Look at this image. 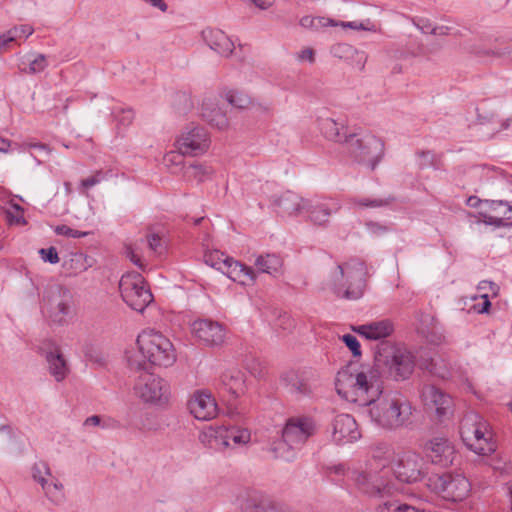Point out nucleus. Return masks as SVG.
Instances as JSON below:
<instances>
[{
  "mask_svg": "<svg viewBox=\"0 0 512 512\" xmlns=\"http://www.w3.org/2000/svg\"><path fill=\"white\" fill-rule=\"evenodd\" d=\"M371 375L354 374L349 367L336 376L335 387L346 400L368 406L371 421L380 428L395 431L413 422L414 408L398 393H383V382Z\"/></svg>",
  "mask_w": 512,
  "mask_h": 512,
  "instance_id": "obj_1",
  "label": "nucleus"
},
{
  "mask_svg": "<svg viewBox=\"0 0 512 512\" xmlns=\"http://www.w3.org/2000/svg\"><path fill=\"white\" fill-rule=\"evenodd\" d=\"M136 342L138 350L126 353L131 369L147 370L148 364L169 367L176 361L172 342L160 332L145 330L138 335Z\"/></svg>",
  "mask_w": 512,
  "mask_h": 512,
  "instance_id": "obj_2",
  "label": "nucleus"
},
{
  "mask_svg": "<svg viewBox=\"0 0 512 512\" xmlns=\"http://www.w3.org/2000/svg\"><path fill=\"white\" fill-rule=\"evenodd\" d=\"M415 367L413 354L403 346H398L390 341H381L374 353V366L368 371H361L357 374L371 375L382 381L383 377L395 381L405 380L410 377Z\"/></svg>",
  "mask_w": 512,
  "mask_h": 512,
  "instance_id": "obj_3",
  "label": "nucleus"
},
{
  "mask_svg": "<svg viewBox=\"0 0 512 512\" xmlns=\"http://www.w3.org/2000/svg\"><path fill=\"white\" fill-rule=\"evenodd\" d=\"M316 429V423L310 417H291L282 429V440L272 446L271 450L275 457L289 461L294 457L292 451L302 448L306 441L315 434Z\"/></svg>",
  "mask_w": 512,
  "mask_h": 512,
  "instance_id": "obj_4",
  "label": "nucleus"
},
{
  "mask_svg": "<svg viewBox=\"0 0 512 512\" xmlns=\"http://www.w3.org/2000/svg\"><path fill=\"white\" fill-rule=\"evenodd\" d=\"M460 435L465 445L476 454L488 455L496 450L489 424L475 411L466 413L462 418Z\"/></svg>",
  "mask_w": 512,
  "mask_h": 512,
  "instance_id": "obj_5",
  "label": "nucleus"
},
{
  "mask_svg": "<svg viewBox=\"0 0 512 512\" xmlns=\"http://www.w3.org/2000/svg\"><path fill=\"white\" fill-rule=\"evenodd\" d=\"M366 267L360 261L337 265L332 273L331 289L338 297L356 300L363 294Z\"/></svg>",
  "mask_w": 512,
  "mask_h": 512,
  "instance_id": "obj_6",
  "label": "nucleus"
},
{
  "mask_svg": "<svg viewBox=\"0 0 512 512\" xmlns=\"http://www.w3.org/2000/svg\"><path fill=\"white\" fill-rule=\"evenodd\" d=\"M43 312L53 325L64 326L74 313V297L65 286H49L43 296Z\"/></svg>",
  "mask_w": 512,
  "mask_h": 512,
  "instance_id": "obj_7",
  "label": "nucleus"
},
{
  "mask_svg": "<svg viewBox=\"0 0 512 512\" xmlns=\"http://www.w3.org/2000/svg\"><path fill=\"white\" fill-rule=\"evenodd\" d=\"M119 290L123 301L137 312H143L153 302L151 290L138 272H127L122 275Z\"/></svg>",
  "mask_w": 512,
  "mask_h": 512,
  "instance_id": "obj_8",
  "label": "nucleus"
},
{
  "mask_svg": "<svg viewBox=\"0 0 512 512\" xmlns=\"http://www.w3.org/2000/svg\"><path fill=\"white\" fill-rule=\"evenodd\" d=\"M251 439L248 429L236 426H209L199 434L200 442L215 451H224L230 447V441L235 445L247 444Z\"/></svg>",
  "mask_w": 512,
  "mask_h": 512,
  "instance_id": "obj_9",
  "label": "nucleus"
},
{
  "mask_svg": "<svg viewBox=\"0 0 512 512\" xmlns=\"http://www.w3.org/2000/svg\"><path fill=\"white\" fill-rule=\"evenodd\" d=\"M134 390L135 394L145 403L164 405L169 401V384L152 373L141 374L134 385Z\"/></svg>",
  "mask_w": 512,
  "mask_h": 512,
  "instance_id": "obj_10",
  "label": "nucleus"
},
{
  "mask_svg": "<svg viewBox=\"0 0 512 512\" xmlns=\"http://www.w3.org/2000/svg\"><path fill=\"white\" fill-rule=\"evenodd\" d=\"M436 493L450 501H462L470 493L471 485L466 477L460 474L444 473L429 478L428 484Z\"/></svg>",
  "mask_w": 512,
  "mask_h": 512,
  "instance_id": "obj_11",
  "label": "nucleus"
},
{
  "mask_svg": "<svg viewBox=\"0 0 512 512\" xmlns=\"http://www.w3.org/2000/svg\"><path fill=\"white\" fill-rule=\"evenodd\" d=\"M356 139L350 146L349 153L360 163L370 165L374 169L384 155V143L381 139L372 134H357Z\"/></svg>",
  "mask_w": 512,
  "mask_h": 512,
  "instance_id": "obj_12",
  "label": "nucleus"
},
{
  "mask_svg": "<svg viewBox=\"0 0 512 512\" xmlns=\"http://www.w3.org/2000/svg\"><path fill=\"white\" fill-rule=\"evenodd\" d=\"M205 263L213 268L221 270L233 280L244 277L242 281L249 280L254 282L256 280V272L250 266H246L233 258L225 256L219 251H213L204 256Z\"/></svg>",
  "mask_w": 512,
  "mask_h": 512,
  "instance_id": "obj_13",
  "label": "nucleus"
},
{
  "mask_svg": "<svg viewBox=\"0 0 512 512\" xmlns=\"http://www.w3.org/2000/svg\"><path fill=\"white\" fill-rule=\"evenodd\" d=\"M393 472L396 478L402 482H417L425 475L423 459L413 451L403 452L398 455Z\"/></svg>",
  "mask_w": 512,
  "mask_h": 512,
  "instance_id": "obj_14",
  "label": "nucleus"
},
{
  "mask_svg": "<svg viewBox=\"0 0 512 512\" xmlns=\"http://www.w3.org/2000/svg\"><path fill=\"white\" fill-rule=\"evenodd\" d=\"M175 145L181 155L198 156L209 149L210 136L207 130H182Z\"/></svg>",
  "mask_w": 512,
  "mask_h": 512,
  "instance_id": "obj_15",
  "label": "nucleus"
},
{
  "mask_svg": "<svg viewBox=\"0 0 512 512\" xmlns=\"http://www.w3.org/2000/svg\"><path fill=\"white\" fill-rule=\"evenodd\" d=\"M192 332L195 337L204 345L215 347L221 346L226 337L225 327L211 319H199L193 322Z\"/></svg>",
  "mask_w": 512,
  "mask_h": 512,
  "instance_id": "obj_16",
  "label": "nucleus"
},
{
  "mask_svg": "<svg viewBox=\"0 0 512 512\" xmlns=\"http://www.w3.org/2000/svg\"><path fill=\"white\" fill-rule=\"evenodd\" d=\"M480 216L485 224L495 227L508 226L512 221V203L502 200H485Z\"/></svg>",
  "mask_w": 512,
  "mask_h": 512,
  "instance_id": "obj_17",
  "label": "nucleus"
},
{
  "mask_svg": "<svg viewBox=\"0 0 512 512\" xmlns=\"http://www.w3.org/2000/svg\"><path fill=\"white\" fill-rule=\"evenodd\" d=\"M425 451L433 464L444 468L453 465L457 458L453 444L442 437H435L427 442Z\"/></svg>",
  "mask_w": 512,
  "mask_h": 512,
  "instance_id": "obj_18",
  "label": "nucleus"
},
{
  "mask_svg": "<svg viewBox=\"0 0 512 512\" xmlns=\"http://www.w3.org/2000/svg\"><path fill=\"white\" fill-rule=\"evenodd\" d=\"M340 209V201L334 198L308 200L305 213L308 214L313 224L326 227L331 215L337 213Z\"/></svg>",
  "mask_w": 512,
  "mask_h": 512,
  "instance_id": "obj_19",
  "label": "nucleus"
},
{
  "mask_svg": "<svg viewBox=\"0 0 512 512\" xmlns=\"http://www.w3.org/2000/svg\"><path fill=\"white\" fill-rule=\"evenodd\" d=\"M361 433L355 419L349 414H339L332 422V439L337 444L358 440Z\"/></svg>",
  "mask_w": 512,
  "mask_h": 512,
  "instance_id": "obj_20",
  "label": "nucleus"
},
{
  "mask_svg": "<svg viewBox=\"0 0 512 512\" xmlns=\"http://www.w3.org/2000/svg\"><path fill=\"white\" fill-rule=\"evenodd\" d=\"M145 242L147 243L150 251L155 255H162L166 251V244L164 240L159 234L156 233H149L146 235L145 239H141L134 244L125 245L124 253L126 257L143 271L145 270V264L141 259L139 247Z\"/></svg>",
  "mask_w": 512,
  "mask_h": 512,
  "instance_id": "obj_21",
  "label": "nucleus"
},
{
  "mask_svg": "<svg viewBox=\"0 0 512 512\" xmlns=\"http://www.w3.org/2000/svg\"><path fill=\"white\" fill-rule=\"evenodd\" d=\"M421 397L424 405L429 409H434L440 419L446 417L451 412L452 398L436 386H423Z\"/></svg>",
  "mask_w": 512,
  "mask_h": 512,
  "instance_id": "obj_22",
  "label": "nucleus"
},
{
  "mask_svg": "<svg viewBox=\"0 0 512 512\" xmlns=\"http://www.w3.org/2000/svg\"><path fill=\"white\" fill-rule=\"evenodd\" d=\"M190 413L198 420L208 421L217 416L218 407L211 394L196 392L188 401Z\"/></svg>",
  "mask_w": 512,
  "mask_h": 512,
  "instance_id": "obj_23",
  "label": "nucleus"
},
{
  "mask_svg": "<svg viewBox=\"0 0 512 512\" xmlns=\"http://www.w3.org/2000/svg\"><path fill=\"white\" fill-rule=\"evenodd\" d=\"M204 42L223 57H229L234 51L233 41L220 29L206 28L202 31Z\"/></svg>",
  "mask_w": 512,
  "mask_h": 512,
  "instance_id": "obj_24",
  "label": "nucleus"
},
{
  "mask_svg": "<svg viewBox=\"0 0 512 512\" xmlns=\"http://www.w3.org/2000/svg\"><path fill=\"white\" fill-rule=\"evenodd\" d=\"M245 388V375L237 368L226 370L219 377L218 389L229 393L234 399L242 395Z\"/></svg>",
  "mask_w": 512,
  "mask_h": 512,
  "instance_id": "obj_25",
  "label": "nucleus"
},
{
  "mask_svg": "<svg viewBox=\"0 0 512 512\" xmlns=\"http://www.w3.org/2000/svg\"><path fill=\"white\" fill-rule=\"evenodd\" d=\"M201 116L203 120L214 128H226L229 125V118L226 111L220 107L214 98H206L202 103Z\"/></svg>",
  "mask_w": 512,
  "mask_h": 512,
  "instance_id": "obj_26",
  "label": "nucleus"
},
{
  "mask_svg": "<svg viewBox=\"0 0 512 512\" xmlns=\"http://www.w3.org/2000/svg\"><path fill=\"white\" fill-rule=\"evenodd\" d=\"M353 331L368 340H381L393 333L394 325L390 320L385 319L353 327Z\"/></svg>",
  "mask_w": 512,
  "mask_h": 512,
  "instance_id": "obj_27",
  "label": "nucleus"
},
{
  "mask_svg": "<svg viewBox=\"0 0 512 512\" xmlns=\"http://www.w3.org/2000/svg\"><path fill=\"white\" fill-rule=\"evenodd\" d=\"M308 200L301 198L294 192L287 191L277 198L274 203L279 208L278 213L282 215H297L305 212Z\"/></svg>",
  "mask_w": 512,
  "mask_h": 512,
  "instance_id": "obj_28",
  "label": "nucleus"
},
{
  "mask_svg": "<svg viewBox=\"0 0 512 512\" xmlns=\"http://www.w3.org/2000/svg\"><path fill=\"white\" fill-rule=\"evenodd\" d=\"M48 370L57 382L63 381L69 373V367L66 359L59 348L46 353Z\"/></svg>",
  "mask_w": 512,
  "mask_h": 512,
  "instance_id": "obj_29",
  "label": "nucleus"
},
{
  "mask_svg": "<svg viewBox=\"0 0 512 512\" xmlns=\"http://www.w3.org/2000/svg\"><path fill=\"white\" fill-rule=\"evenodd\" d=\"M274 501L269 500L259 491H248L241 502L243 512H268Z\"/></svg>",
  "mask_w": 512,
  "mask_h": 512,
  "instance_id": "obj_30",
  "label": "nucleus"
},
{
  "mask_svg": "<svg viewBox=\"0 0 512 512\" xmlns=\"http://www.w3.org/2000/svg\"><path fill=\"white\" fill-rule=\"evenodd\" d=\"M282 265V259L276 254L258 255L254 261V266L258 272L267 273L273 277H276Z\"/></svg>",
  "mask_w": 512,
  "mask_h": 512,
  "instance_id": "obj_31",
  "label": "nucleus"
},
{
  "mask_svg": "<svg viewBox=\"0 0 512 512\" xmlns=\"http://www.w3.org/2000/svg\"><path fill=\"white\" fill-rule=\"evenodd\" d=\"M220 97L237 109H247L254 105L253 100L248 94L235 89H223L220 92Z\"/></svg>",
  "mask_w": 512,
  "mask_h": 512,
  "instance_id": "obj_32",
  "label": "nucleus"
},
{
  "mask_svg": "<svg viewBox=\"0 0 512 512\" xmlns=\"http://www.w3.org/2000/svg\"><path fill=\"white\" fill-rule=\"evenodd\" d=\"M281 381L293 394L306 395L310 392L307 382L294 371L285 373Z\"/></svg>",
  "mask_w": 512,
  "mask_h": 512,
  "instance_id": "obj_33",
  "label": "nucleus"
},
{
  "mask_svg": "<svg viewBox=\"0 0 512 512\" xmlns=\"http://www.w3.org/2000/svg\"><path fill=\"white\" fill-rule=\"evenodd\" d=\"M347 132L348 130H325L324 137L330 141L345 145L349 151L350 146L359 140L356 139L358 133Z\"/></svg>",
  "mask_w": 512,
  "mask_h": 512,
  "instance_id": "obj_34",
  "label": "nucleus"
},
{
  "mask_svg": "<svg viewBox=\"0 0 512 512\" xmlns=\"http://www.w3.org/2000/svg\"><path fill=\"white\" fill-rule=\"evenodd\" d=\"M172 106L178 114H186L193 108L190 94L179 91L173 96Z\"/></svg>",
  "mask_w": 512,
  "mask_h": 512,
  "instance_id": "obj_35",
  "label": "nucleus"
},
{
  "mask_svg": "<svg viewBox=\"0 0 512 512\" xmlns=\"http://www.w3.org/2000/svg\"><path fill=\"white\" fill-rule=\"evenodd\" d=\"M212 172L213 170L210 166L195 163L186 168L185 175L188 178L196 179L200 183L208 179Z\"/></svg>",
  "mask_w": 512,
  "mask_h": 512,
  "instance_id": "obj_36",
  "label": "nucleus"
},
{
  "mask_svg": "<svg viewBox=\"0 0 512 512\" xmlns=\"http://www.w3.org/2000/svg\"><path fill=\"white\" fill-rule=\"evenodd\" d=\"M394 197L388 196L386 198H353L351 203L365 208H379L389 206L393 201Z\"/></svg>",
  "mask_w": 512,
  "mask_h": 512,
  "instance_id": "obj_37",
  "label": "nucleus"
},
{
  "mask_svg": "<svg viewBox=\"0 0 512 512\" xmlns=\"http://www.w3.org/2000/svg\"><path fill=\"white\" fill-rule=\"evenodd\" d=\"M413 23L422 33H429L433 35H444L446 34L447 27L444 26H433L432 23L425 18H418L413 20Z\"/></svg>",
  "mask_w": 512,
  "mask_h": 512,
  "instance_id": "obj_38",
  "label": "nucleus"
},
{
  "mask_svg": "<svg viewBox=\"0 0 512 512\" xmlns=\"http://www.w3.org/2000/svg\"><path fill=\"white\" fill-rule=\"evenodd\" d=\"M425 368L433 375L445 379L449 377V371L440 358H431L426 364Z\"/></svg>",
  "mask_w": 512,
  "mask_h": 512,
  "instance_id": "obj_39",
  "label": "nucleus"
},
{
  "mask_svg": "<svg viewBox=\"0 0 512 512\" xmlns=\"http://www.w3.org/2000/svg\"><path fill=\"white\" fill-rule=\"evenodd\" d=\"M113 116L117 125L127 127L133 123L134 112L130 108H119L113 112Z\"/></svg>",
  "mask_w": 512,
  "mask_h": 512,
  "instance_id": "obj_40",
  "label": "nucleus"
},
{
  "mask_svg": "<svg viewBox=\"0 0 512 512\" xmlns=\"http://www.w3.org/2000/svg\"><path fill=\"white\" fill-rule=\"evenodd\" d=\"M48 66L45 55L38 54L33 60L29 62L28 68H22L23 73L37 74L42 72Z\"/></svg>",
  "mask_w": 512,
  "mask_h": 512,
  "instance_id": "obj_41",
  "label": "nucleus"
},
{
  "mask_svg": "<svg viewBox=\"0 0 512 512\" xmlns=\"http://www.w3.org/2000/svg\"><path fill=\"white\" fill-rule=\"evenodd\" d=\"M300 25L304 28H311L313 30H318L320 27H326L328 25H332V21L330 19H326L323 17L314 18L310 16H304L300 20Z\"/></svg>",
  "mask_w": 512,
  "mask_h": 512,
  "instance_id": "obj_42",
  "label": "nucleus"
},
{
  "mask_svg": "<svg viewBox=\"0 0 512 512\" xmlns=\"http://www.w3.org/2000/svg\"><path fill=\"white\" fill-rule=\"evenodd\" d=\"M353 52H356V49L353 46L345 43L336 44L331 48V53L333 54V56L338 57L340 59L350 58Z\"/></svg>",
  "mask_w": 512,
  "mask_h": 512,
  "instance_id": "obj_43",
  "label": "nucleus"
},
{
  "mask_svg": "<svg viewBox=\"0 0 512 512\" xmlns=\"http://www.w3.org/2000/svg\"><path fill=\"white\" fill-rule=\"evenodd\" d=\"M51 469L46 461H39L33 464L31 467V476L33 480L38 479L42 476H51Z\"/></svg>",
  "mask_w": 512,
  "mask_h": 512,
  "instance_id": "obj_44",
  "label": "nucleus"
},
{
  "mask_svg": "<svg viewBox=\"0 0 512 512\" xmlns=\"http://www.w3.org/2000/svg\"><path fill=\"white\" fill-rule=\"evenodd\" d=\"M54 232L57 235H62L70 238H82L89 234V232H83L70 228L67 225H58L54 228Z\"/></svg>",
  "mask_w": 512,
  "mask_h": 512,
  "instance_id": "obj_45",
  "label": "nucleus"
},
{
  "mask_svg": "<svg viewBox=\"0 0 512 512\" xmlns=\"http://www.w3.org/2000/svg\"><path fill=\"white\" fill-rule=\"evenodd\" d=\"M10 34L13 36L14 40L18 42L19 39H26L30 35L33 34L34 29L30 25H19L14 26L13 28L9 29Z\"/></svg>",
  "mask_w": 512,
  "mask_h": 512,
  "instance_id": "obj_46",
  "label": "nucleus"
},
{
  "mask_svg": "<svg viewBox=\"0 0 512 512\" xmlns=\"http://www.w3.org/2000/svg\"><path fill=\"white\" fill-rule=\"evenodd\" d=\"M342 341L351 350L354 357L361 356L360 343L355 336L351 334H345L342 336Z\"/></svg>",
  "mask_w": 512,
  "mask_h": 512,
  "instance_id": "obj_47",
  "label": "nucleus"
},
{
  "mask_svg": "<svg viewBox=\"0 0 512 512\" xmlns=\"http://www.w3.org/2000/svg\"><path fill=\"white\" fill-rule=\"evenodd\" d=\"M430 52H432V50H429L424 45L419 44L415 48H408L407 51L403 52L401 56L403 58L412 56V57H425V58L429 59Z\"/></svg>",
  "mask_w": 512,
  "mask_h": 512,
  "instance_id": "obj_48",
  "label": "nucleus"
},
{
  "mask_svg": "<svg viewBox=\"0 0 512 512\" xmlns=\"http://www.w3.org/2000/svg\"><path fill=\"white\" fill-rule=\"evenodd\" d=\"M39 254L44 262L56 264L59 262L58 252L55 247L42 248L39 250Z\"/></svg>",
  "mask_w": 512,
  "mask_h": 512,
  "instance_id": "obj_49",
  "label": "nucleus"
},
{
  "mask_svg": "<svg viewBox=\"0 0 512 512\" xmlns=\"http://www.w3.org/2000/svg\"><path fill=\"white\" fill-rule=\"evenodd\" d=\"M474 53L476 55H478L479 57H488V56H496V57H501V56H504V55H510L511 54V51L508 50V49H503V50H490V49H485V48H476L474 50Z\"/></svg>",
  "mask_w": 512,
  "mask_h": 512,
  "instance_id": "obj_50",
  "label": "nucleus"
},
{
  "mask_svg": "<svg viewBox=\"0 0 512 512\" xmlns=\"http://www.w3.org/2000/svg\"><path fill=\"white\" fill-rule=\"evenodd\" d=\"M293 326H294L293 320L286 313L279 315V317L277 318V320L275 322V327L281 328L284 331L291 330Z\"/></svg>",
  "mask_w": 512,
  "mask_h": 512,
  "instance_id": "obj_51",
  "label": "nucleus"
},
{
  "mask_svg": "<svg viewBox=\"0 0 512 512\" xmlns=\"http://www.w3.org/2000/svg\"><path fill=\"white\" fill-rule=\"evenodd\" d=\"M104 179V175L101 171H97L91 177L81 180V186L84 188H91L99 184Z\"/></svg>",
  "mask_w": 512,
  "mask_h": 512,
  "instance_id": "obj_52",
  "label": "nucleus"
},
{
  "mask_svg": "<svg viewBox=\"0 0 512 512\" xmlns=\"http://www.w3.org/2000/svg\"><path fill=\"white\" fill-rule=\"evenodd\" d=\"M350 58L354 61L355 66L360 71L364 69L365 63L367 61V55L365 54V52L356 50V52H353Z\"/></svg>",
  "mask_w": 512,
  "mask_h": 512,
  "instance_id": "obj_53",
  "label": "nucleus"
},
{
  "mask_svg": "<svg viewBox=\"0 0 512 512\" xmlns=\"http://www.w3.org/2000/svg\"><path fill=\"white\" fill-rule=\"evenodd\" d=\"M12 43L19 44L17 41L14 40L9 30L0 35V50L9 49Z\"/></svg>",
  "mask_w": 512,
  "mask_h": 512,
  "instance_id": "obj_54",
  "label": "nucleus"
},
{
  "mask_svg": "<svg viewBox=\"0 0 512 512\" xmlns=\"http://www.w3.org/2000/svg\"><path fill=\"white\" fill-rule=\"evenodd\" d=\"M297 60L299 61H307L309 63H314L315 61V52L312 48H305L297 53Z\"/></svg>",
  "mask_w": 512,
  "mask_h": 512,
  "instance_id": "obj_55",
  "label": "nucleus"
},
{
  "mask_svg": "<svg viewBox=\"0 0 512 512\" xmlns=\"http://www.w3.org/2000/svg\"><path fill=\"white\" fill-rule=\"evenodd\" d=\"M46 477H47V476H42V477H40V478H38V479H35L34 481H36L37 483H39V484L41 485V487H42V489H43V491H44L45 495H46L49 499L53 500V499H54V495H53V493H52V491H51V487H50L51 485L48 483V480H47V478H46Z\"/></svg>",
  "mask_w": 512,
  "mask_h": 512,
  "instance_id": "obj_56",
  "label": "nucleus"
},
{
  "mask_svg": "<svg viewBox=\"0 0 512 512\" xmlns=\"http://www.w3.org/2000/svg\"><path fill=\"white\" fill-rule=\"evenodd\" d=\"M367 228L369 229V231L372 234H375V235H380L387 231L386 227H384L378 223H373V222L367 223Z\"/></svg>",
  "mask_w": 512,
  "mask_h": 512,
  "instance_id": "obj_57",
  "label": "nucleus"
},
{
  "mask_svg": "<svg viewBox=\"0 0 512 512\" xmlns=\"http://www.w3.org/2000/svg\"><path fill=\"white\" fill-rule=\"evenodd\" d=\"M148 4H150L152 7L157 8L161 10L162 12H166L168 9L167 4L164 2V0H144Z\"/></svg>",
  "mask_w": 512,
  "mask_h": 512,
  "instance_id": "obj_58",
  "label": "nucleus"
},
{
  "mask_svg": "<svg viewBox=\"0 0 512 512\" xmlns=\"http://www.w3.org/2000/svg\"><path fill=\"white\" fill-rule=\"evenodd\" d=\"M102 418L98 415H93L84 421V426H101Z\"/></svg>",
  "mask_w": 512,
  "mask_h": 512,
  "instance_id": "obj_59",
  "label": "nucleus"
},
{
  "mask_svg": "<svg viewBox=\"0 0 512 512\" xmlns=\"http://www.w3.org/2000/svg\"><path fill=\"white\" fill-rule=\"evenodd\" d=\"M343 27H349L351 29L356 30H370V28L366 27L363 23L357 22V21H350V22H342L341 24Z\"/></svg>",
  "mask_w": 512,
  "mask_h": 512,
  "instance_id": "obj_60",
  "label": "nucleus"
},
{
  "mask_svg": "<svg viewBox=\"0 0 512 512\" xmlns=\"http://www.w3.org/2000/svg\"><path fill=\"white\" fill-rule=\"evenodd\" d=\"M8 221L11 224H25V220L22 215H13L11 213H8Z\"/></svg>",
  "mask_w": 512,
  "mask_h": 512,
  "instance_id": "obj_61",
  "label": "nucleus"
},
{
  "mask_svg": "<svg viewBox=\"0 0 512 512\" xmlns=\"http://www.w3.org/2000/svg\"><path fill=\"white\" fill-rule=\"evenodd\" d=\"M480 204H484L478 197L476 196H470L467 199V205L470 207H478Z\"/></svg>",
  "mask_w": 512,
  "mask_h": 512,
  "instance_id": "obj_62",
  "label": "nucleus"
},
{
  "mask_svg": "<svg viewBox=\"0 0 512 512\" xmlns=\"http://www.w3.org/2000/svg\"><path fill=\"white\" fill-rule=\"evenodd\" d=\"M483 298H484V301L481 305V308H479V312L481 313H486L488 312L490 306H491V303L490 301L488 300V296L487 295H483Z\"/></svg>",
  "mask_w": 512,
  "mask_h": 512,
  "instance_id": "obj_63",
  "label": "nucleus"
},
{
  "mask_svg": "<svg viewBox=\"0 0 512 512\" xmlns=\"http://www.w3.org/2000/svg\"><path fill=\"white\" fill-rule=\"evenodd\" d=\"M488 286H489V288H490L491 290H494V288H496V285H495L493 282H491V281H482V282H480V284H479V289H483V290H484V289H486Z\"/></svg>",
  "mask_w": 512,
  "mask_h": 512,
  "instance_id": "obj_64",
  "label": "nucleus"
}]
</instances>
